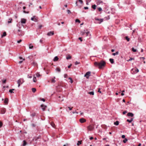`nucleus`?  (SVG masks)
Here are the masks:
<instances>
[{"label": "nucleus", "instance_id": "nucleus-48", "mask_svg": "<svg viewBox=\"0 0 146 146\" xmlns=\"http://www.w3.org/2000/svg\"><path fill=\"white\" fill-rule=\"evenodd\" d=\"M98 9L99 11H102V9L101 7H99L98 8Z\"/></svg>", "mask_w": 146, "mask_h": 146}, {"label": "nucleus", "instance_id": "nucleus-20", "mask_svg": "<svg viewBox=\"0 0 146 146\" xmlns=\"http://www.w3.org/2000/svg\"><path fill=\"white\" fill-rule=\"evenodd\" d=\"M110 61L111 64H113L114 63L113 59L112 58H110L109 59Z\"/></svg>", "mask_w": 146, "mask_h": 146}, {"label": "nucleus", "instance_id": "nucleus-35", "mask_svg": "<svg viewBox=\"0 0 146 146\" xmlns=\"http://www.w3.org/2000/svg\"><path fill=\"white\" fill-rule=\"evenodd\" d=\"M125 38L127 41H129L130 39L127 36H126L125 37Z\"/></svg>", "mask_w": 146, "mask_h": 146}, {"label": "nucleus", "instance_id": "nucleus-55", "mask_svg": "<svg viewBox=\"0 0 146 146\" xmlns=\"http://www.w3.org/2000/svg\"><path fill=\"white\" fill-rule=\"evenodd\" d=\"M127 111H123V114H126V113H127Z\"/></svg>", "mask_w": 146, "mask_h": 146}, {"label": "nucleus", "instance_id": "nucleus-11", "mask_svg": "<svg viewBox=\"0 0 146 146\" xmlns=\"http://www.w3.org/2000/svg\"><path fill=\"white\" fill-rule=\"evenodd\" d=\"M95 20H97V21H99V22L98 23H101L103 21V20L102 19H98V18H95Z\"/></svg>", "mask_w": 146, "mask_h": 146}, {"label": "nucleus", "instance_id": "nucleus-45", "mask_svg": "<svg viewBox=\"0 0 146 146\" xmlns=\"http://www.w3.org/2000/svg\"><path fill=\"white\" fill-rule=\"evenodd\" d=\"M36 76L37 77H39L40 76V74L38 73H37L36 74Z\"/></svg>", "mask_w": 146, "mask_h": 146}, {"label": "nucleus", "instance_id": "nucleus-18", "mask_svg": "<svg viewBox=\"0 0 146 146\" xmlns=\"http://www.w3.org/2000/svg\"><path fill=\"white\" fill-rule=\"evenodd\" d=\"M56 70L58 72H60L61 70L60 68H56Z\"/></svg>", "mask_w": 146, "mask_h": 146}, {"label": "nucleus", "instance_id": "nucleus-64", "mask_svg": "<svg viewBox=\"0 0 146 146\" xmlns=\"http://www.w3.org/2000/svg\"><path fill=\"white\" fill-rule=\"evenodd\" d=\"M6 82V80H3V82L4 83H5Z\"/></svg>", "mask_w": 146, "mask_h": 146}, {"label": "nucleus", "instance_id": "nucleus-9", "mask_svg": "<svg viewBox=\"0 0 146 146\" xmlns=\"http://www.w3.org/2000/svg\"><path fill=\"white\" fill-rule=\"evenodd\" d=\"M80 122L81 123H82L86 121V119L83 118H82L80 119L79 120Z\"/></svg>", "mask_w": 146, "mask_h": 146}, {"label": "nucleus", "instance_id": "nucleus-28", "mask_svg": "<svg viewBox=\"0 0 146 146\" xmlns=\"http://www.w3.org/2000/svg\"><path fill=\"white\" fill-rule=\"evenodd\" d=\"M33 80L34 82H36V78L35 76H34V77H33Z\"/></svg>", "mask_w": 146, "mask_h": 146}, {"label": "nucleus", "instance_id": "nucleus-27", "mask_svg": "<svg viewBox=\"0 0 146 146\" xmlns=\"http://www.w3.org/2000/svg\"><path fill=\"white\" fill-rule=\"evenodd\" d=\"M88 129L90 130H91L92 129V127L90 125L88 127Z\"/></svg>", "mask_w": 146, "mask_h": 146}, {"label": "nucleus", "instance_id": "nucleus-51", "mask_svg": "<svg viewBox=\"0 0 146 146\" xmlns=\"http://www.w3.org/2000/svg\"><path fill=\"white\" fill-rule=\"evenodd\" d=\"M64 78H66L68 77V75L67 74H65L64 75Z\"/></svg>", "mask_w": 146, "mask_h": 146}, {"label": "nucleus", "instance_id": "nucleus-30", "mask_svg": "<svg viewBox=\"0 0 146 146\" xmlns=\"http://www.w3.org/2000/svg\"><path fill=\"white\" fill-rule=\"evenodd\" d=\"M88 94H90L91 95H93L94 94V92H88Z\"/></svg>", "mask_w": 146, "mask_h": 146}, {"label": "nucleus", "instance_id": "nucleus-49", "mask_svg": "<svg viewBox=\"0 0 146 146\" xmlns=\"http://www.w3.org/2000/svg\"><path fill=\"white\" fill-rule=\"evenodd\" d=\"M31 115L32 117H33L35 115V113H33L31 114Z\"/></svg>", "mask_w": 146, "mask_h": 146}, {"label": "nucleus", "instance_id": "nucleus-1", "mask_svg": "<svg viewBox=\"0 0 146 146\" xmlns=\"http://www.w3.org/2000/svg\"><path fill=\"white\" fill-rule=\"evenodd\" d=\"M94 64L95 66L98 67L100 69L101 68L105 66L106 64L105 62L102 61L99 62H95Z\"/></svg>", "mask_w": 146, "mask_h": 146}, {"label": "nucleus", "instance_id": "nucleus-6", "mask_svg": "<svg viewBox=\"0 0 146 146\" xmlns=\"http://www.w3.org/2000/svg\"><path fill=\"white\" fill-rule=\"evenodd\" d=\"M79 2L81 4H83V2L82 0H77L76 1V6H78L79 5L78 2Z\"/></svg>", "mask_w": 146, "mask_h": 146}, {"label": "nucleus", "instance_id": "nucleus-40", "mask_svg": "<svg viewBox=\"0 0 146 146\" xmlns=\"http://www.w3.org/2000/svg\"><path fill=\"white\" fill-rule=\"evenodd\" d=\"M75 22H78L79 23H80V21L78 19H76L75 20Z\"/></svg>", "mask_w": 146, "mask_h": 146}, {"label": "nucleus", "instance_id": "nucleus-17", "mask_svg": "<svg viewBox=\"0 0 146 146\" xmlns=\"http://www.w3.org/2000/svg\"><path fill=\"white\" fill-rule=\"evenodd\" d=\"M71 56L69 54H68L67 56L66 57V59L67 60H68V59H71Z\"/></svg>", "mask_w": 146, "mask_h": 146}, {"label": "nucleus", "instance_id": "nucleus-56", "mask_svg": "<svg viewBox=\"0 0 146 146\" xmlns=\"http://www.w3.org/2000/svg\"><path fill=\"white\" fill-rule=\"evenodd\" d=\"M67 108L69 109L70 110H71L73 107H72V108H70L69 107H68Z\"/></svg>", "mask_w": 146, "mask_h": 146}, {"label": "nucleus", "instance_id": "nucleus-53", "mask_svg": "<svg viewBox=\"0 0 146 146\" xmlns=\"http://www.w3.org/2000/svg\"><path fill=\"white\" fill-rule=\"evenodd\" d=\"M31 125L33 127H34L36 126V125L34 123L32 124Z\"/></svg>", "mask_w": 146, "mask_h": 146}, {"label": "nucleus", "instance_id": "nucleus-10", "mask_svg": "<svg viewBox=\"0 0 146 146\" xmlns=\"http://www.w3.org/2000/svg\"><path fill=\"white\" fill-rule=\"evenodd\" d=\"M26 20L25 19H22L21 21V24H25L26 23Z\"/></svg>", "mask_w": 146, "mask_h": 146}, {"label": "nucleus", "instance_id": "nucleus-21", "mask_svg": "<svg viewBox=\"0 0 146 146\" xmlns=\"http://www.w3.org/2000/svg\"><path fill=\"white\" fill-rule=\"evenodd\" d=\"M119 54V52L118 51L116 52L115 53H114L112 54L113 56H115L116 55H118Z\"/></svg>", "mask_w": 146, "mask_h": 146}, {"label": "nucleus", "instance_id": "nucleus-2", "mask_svg": "<svg viewBox=\"0 0 146 146\" xmlns=\"http://www.w3.org/2000/svg\"><path fill=\"white\" fill-rule=\"evenodd\" d=\"M90 31L88 30H84L83 31L81 32V34L82 35H85L86 36H87L90 34Z\"/></svg>", "mask_w": 146, "mask_h": 146}, {"label": "nucleus", "instance_id": "nucleus-52", "mask_svg": "<svg viewBox=\"0 0 146 146\" xmlns=\"http://www.w3.org/2000/svg\"><path fill=\"white\" fill-rule=\"evenodd\" d=\"M35 17V16H34L33 17H32L31 18V20L33 21H34V18Z\"/></svg>", "mask_w": 146, "mask_h": 146}, {"label": "nucleus", "instance_id": "nucleus-22", "mask_svg": "<svg viewBox=\"0 0 146 146\" xmlns=\"http://www.w3.org/2000/svg\"><path fill=\"white\" fill-rule=\"evenodd\" d=\"M40 138V136H38V137H35V138H34V139H35V141H37V140L38 139H39Z\"/></svg>", "mask_w": 146, "mask_h": 146}, {"label": "nucleus", "instance_id": "nucleus-44", "mask_svg": "<svg viewBox=\"0 0 146 146\" xmlns=\"http://www.w3.org/2000/svg\"><path fill=\"white\" fill-rule=\"evenodd\" d=\"M56 81L54 79H52L51 80V82L53 83H54Z\"/></svg>", "mask_w": 146, "mask_h": 146}, {"label": "nucleus", "instance_id": "nucleus-42", "mask_svg": "<svg viewBox=\"0 0 146 146\" xmlns=\"http://www.w3.org/2000/svg\"><path fill=\"white\" fill-rule=\"evenodd\" d=\"M34 21L35 22H37L38 21V19L37 18H35Z\"/></svg>", "mask_w": 146, "mask_h": 146}, {"label": "nucleus", "instance_id": "nucleus-29", "mask_svg": "<svg viewBox=\"0 0 146 146\" xmlns=\"http://www.w3.org/2000/svg\"><path fill=\"white\" fill-rule=\"evenodd\" d=\"M6 32H4L3 33V34L2 35V37H4V36H6Z\"/></svg>", "mask_w": 146, "mask_h": 146}, {"label": "nucleus", "instance_id": "nucleus-43", "mask_svg": "<svg viewBox=\"0 0 146 146\" xmlns=\"http://www.w3.org/2000/svg\"><path fill=\"white\" fill-rule=\"evenodd\" d=\"M135 72L136 73H137V72H138L139 71V70L137 68H136L135 69Z\"/></svg>", "mask_w": 146, "mask_h": 146}, {"label": "nucleus", "instance_id": "nucleus-15", "mask_svg": "<svg viewBox=\"0 0 146 146\" xmlns=\"http://www.w3.org/2000/svg\"><path fill=\"white\" fill-rule=\"evenodd\" d=\"M58 59L59 58L57 56H56L54 57L53 60L54 62H56L58 61Z\"/></svg>", "mask_w": 146, "mask_h": 146}, {"label": "nucleus", "instance_id": "nucleus-47", "mask_svg": "<svg viewBox=\"0 0 146 146\" xmlns=\"http://www.w3.org/2000/svg\"><path fill=\"white\" fill-rule=\"evenodd\" d=\"M72 113L73 114H74L75 113H76V114L78 113V112H76V111H72Z\"/></svg>", "mask_w": 146, "mask_h": 146}, {"label": "nucleus", "instance_id": "nucleus-7", "mask_svg": "<svg viewBox=\"0 0 146 146\" xmlns=\"http://www.w3.org/2000/svg\"><path fill=\"white\" fill-rule=\"evenodd\" d=\"M41 107L42 108V110L43 111H44L45 110V109L46 108L47 106L43 104H42L41 105Z\"/></svg>", "mask_w": 146, "mask_h": 146}, {"label": "nucleus", "instance_id": "nucleus-60", "mask_svg": "<svg viewBox=\"0 0 146 146\" xmlns=\"http://www.w3.org/2000/svg\"><path fill=\"white\" fill-rule=\"evenodd\" d=\"M78 39H79V40H80V41L81 42H82V38H81V37H79V38H78Z\"/></svg>", "mask_w": 146, "mask_h": 146}, {"label": "nucleus", "instance_id": "nucleus-19", "mask_svg": "<svg viewBox=\"0 0 146 146\" xmlns=\"http://www.w3.org/2000/svg\"><path fill=\"white\" fill-rule=\"evenodd\" d=\"M8 99L6 98L5 99L4 101V103L6 104H7L8 103Z\"/></svg>", "mask_w": 146, "mask_h": 146}, {"label": "nucleus", "instance_id": "nucleus-16", "mask_svg": "<svg viewBox=\"0 0 146 146\" xmlns=\"http://www.w3.org/2000/svg\"><path fill=\"white\" fill-rule=\"evenodd\" d=\"M50 125L53 128H55V125L53 122H51L50 123Z\"/></svg>", "mask_w": 146, "mask_h": 146}, {"label": "nucleus", "instance_id": "nucleus-13", "mask_svg": "<svg viewBox=\"0 0 146 146\" xmlns=\"http://www.w3.org/2000/svg\"><path fill=\"white\" fill-rule=\"evenodd\" d=\"M22 25H21V24L19 22L18 24H17V27H18L19 28V29H20L21 28V26Z\"/></svg>", "mask_w": 146, "mask_h": 146}, {"label": "nucleus", "instance_id": "nucleus-8", "mask_svg": "<svg viewBox=\"0 0 146 146\" xmlns=\"http://www.w3.org/2000/svg\"><path fill=\"white\" fill-rule=\"evenodd\" d=\"M63 97L62 96H59L58 98V100L60 102H62L64 100L63 98Z\"/></svg>", "mask_w": 146, "mask_h": 146}, {"label": "nucleus", "instance_id": "nucleus-4", "mask_svg": "<svg viewBox=\"0 0 146 146\" xmlns=\"http://www.w3.org/2000/svg\"><path fill=\"white\" fill-rule=\"evenodd\" d=\"M23 79L22 78H20L17 81V84H18V87H19L20 85L23 83Z\"/></svg>", "mask_w": 146, "mask_h": 146}, {"label": "nucleus", "instance_id": "nucleus-3", "mask_svg": "<svg viewBox=\"0 0 146 146\" xmlns=\"http://www.w3.org/2000/svg\"><path fill=\"white\" fill-rule=\"evenodd\" d=\"M24 32L20 29H18L17 31V34L19 36H22L24 35Z\"/></svg>", "mask_w": 146, "mask_h": 146}, {"label": "nucleus", "instance_id": "nucleus-50", "mask_svg": "<svg viewBox=\"0 0 146 146\" xmlns=\"http://www.w3.org/2000/svg\"><path fill=\"white\" fill-rule=\"evenodd\" d=\"M134 60V58H130V59H129L128 60H127V61H131V60Z\"/></svg>", "mask_w": 146, "mask_h": 146}, {"label": "nucleus", "instance_id": "nucleus-61", "mask_svg": "<svg viewBox=\"0 0 146 146\" xmlns=\"http://www.w3.org/2000/svg\"><path fill=\"white\" fill-rule=\"evenodd\" d=\"M98 92H99L100 93H102V92L101 91H100V88H99L98 90Z\"/></svg>", "mask_w": 146, "mask_h": 146}, {"label": "nucleus", "instance_id": "nucleus-62", "mask_svg": "<svg viewBox=\"0 0 146 146\" xmlns=\"http://www.w3.org/2000/svg\"><path fill=\"white\" fill-rule=\"evenodd\" d=\"M27 77L28 78H32V76H29V75H27Z\"/></svg>", "mask_w": 146, "mask_h": 146}, {"label": "nucleus", "instance_id": "nucleus-23", "mask_svg": "<svg viewBox=\"0 0 146 146\" xmlns=\"http://www.w3.org/2000/svg\"><path fill=\"white\" fill-rule=\"evenodd\" d=\"M114 124L116 125H118L119 124V121H117L114 123Z\"/></svg>", "mask_w": 146, "mask_h": 146}, {"label": "nucleus", "instance_id": "nucleus-14", "mask_svg": "<svg viewBox=\"0 0 146 146\" xmlns=\"http://www.w3.org/2000/svg\"><path fill=\"white\" fill-rule=\"evenodd\" d=\"M127 115L128 116L133 117L134 115V114L132 113L129 112L127 114Z\"/></svg>", "mask_w": 146, "mask_h": 146}, {"label": "nucleus", "instance_id": "nucleus-25", "mask_svg": "<svg viewBox=\"0 0 146 146\" xmlns=\"http://www.w3.org/2000/svg\"><path fill=\"white\" fill-rule=\"evenodd\" d=\"M33 47V46L31 44H30L29 45V48L30 49H32Z\"/></svg>", "mask_w": 146, "mask_h": 146}, {"label": "nucleus", "instance_id": "nucleus-33", "mask_svg": "<svg viewBox=\"0 0 146 146\" xmlns=\"http://www.w3.org/2000/svg\"><path fill=\"white\" fill-rule=\"evenodd\" d=\"M12 20V19H9V21H8L7 22L8 23H11Z\"/></svg>", "mask_w": 146, "mask_h": 146}, {"label": "nucleus", "instance_id": "nucleus-12", "mask_svg": "<svg viewBox=\"0 0 146 146\" xmlns=\"http://www.w3.org/2000/svg\"><path fill=\"white\" fill-rule=\"evenodd\" d=\"M54 33L53 31H50L47 33V35L48 36H51L53 35Z\"/></svg>", "mask_w": 146, "mask_h": 146}, {"label": "nucleus", "instance_id": "nucleus-59", "mask_svg": "<svg viewBox=\"0 0 146 146\" xmlns=\"http://www.w3.org/2000/svg\"><path fill=\"white\" fill-rule=\"evenodd\" d=\"M21 41H22V40H19L17 41V42L18 43H20Z\"/></svg>", "mask_w": 146, "mask_h": 146}, {"label": "nucleus", "instance_id": "nucleus-31", "mask_svg": "<svg viewBox=\"0 0 146 146\" xmlns=\"http://www.w3.org/2000/svg\"><path fill=\"white\" fill-rule=\"evenodd\" d=\"M14 90V89H10L9 90V92L11 93H14V92H13V91Z\"/></svg>", "mask_w": 146, "mask_h": 146}, {"label": "nucleus", "instance_id": "nucleus-58", "mask_svg": "<svg viewBox=\"0 0 146 146\" xmlns=\"http://www.w3.org/2000/svg\"><path fill=\"white\" fill-rule=\"evenodd\" d=\"M125 136L124 135H122L121 136V137L123 139L125 138Z\"/></svg>", "mask_w": 146, "mask_h": 146}, {"label": "nucleus", "instance_id": "nucleus-36", "mask_svg": "<svg viewBox=\"0 0 146 146\" xmlns=\"http://www.w3.org/2000/svg\"><path fill=\"white\" fill-rule=\"evenodd\" d=\"M23 146H25V145L27 144V142L25 140H24L23 141Z\"/></svg>", "mask_w": 146, "mask_h": 146}, {"label": "nucleus", "instance_id": "nucleus-37", "mask_svg": "<svg viewBox=\"0 0 146 146\" xmlns=\"http://www.w3.org/2000/svg\"><path fill=\"white\" fill-rule=\"evenodd\" d=\"M68 79L69 80H70V82L71 83H72L73 82V81L72 79V78H70V77H69L68 78Z\"/></svg>", "mask_w": 146, "mask_h": 146}, {"label": "nucleus", "instance_id": "nucleus-57", "mask_svg": "<svg viewBox=\"0 0 146 146\" xmlns=\"http://www.w3.org/2000/svg\"><path fill=\"white\" fill-rule=\"evenodd\" d=\"M67 12L68 13V14H69L71 13L70 11L69 10H67Z\"/></svg>", "mask_w": 146, "mask_h": 146}, {"label": "nucleus", "instance_id": "nucleus-46", "mask_svg": "<svg viewBox=\"0 0 146 146\" xmlns=\"http://www.w3.org/2000/svg\"><path fill=\"white\" fill-rule=\"evenodd\" d=\"M80 62H78L77 61H76V62H75V65H77L78 64H80Z\"/></svg>", "mask_w": 146, "mask_h": 146}, {"label": "nucleus", "instance_id": "nucleus-5", "mask_svg": "<svg viewBox=\"0 0 146 146\" xmlns=\"http://www.w3.org/2000/svg\"><path fill=\"white\" fill-rule=\"evenodd\" d=\"M91 74V72L90 71H88L84 75V77H86V78L88 79L89 78V77L90 76Z\"/></svg>", "mask_w": 146, "mask_h": 146}, {"label": "nucleus", "instance_id": "nucleus-63", "mask_svg": "<svg viewBox=\"0 0 146 146\" xmlns=\"http://www.w3.org/2000/svg\"><path fill=\"white\" fill-rule=\"evenodd\" d=\"M84 8L85 9H88V7H84Z\"/></svg>", "mask_w": 146, "mask_h": 146}, {"label": "nucleus", "instance_id": "nucleus-41", "mask_svg": "<svg viewBox=\"0 0 146 146\" xmlns=\"http://www.w3.org/2000/svg\"><path fill=\"white\" fill-rule=\"evenodd\" d=\"M132 50L134 52H135L137 51V50L136 49H135L134 48H132Z\"/></svg>", "mask_w": 146, "mask_h": 146}, {"label": "nucleus", "instance_id": "nucleus-38", "mask_svg": "<svg viewBox=\"0 0 146 146\" xmlns=\"http://www.w3.org/2000/svg\"><path fill=\"white\" fill-rule=\"evenodd\" d=\"M81 144V141H78L77 144V145H79Z\"/></svg>", "mask_w": 146, "mask_h": 146}, {"label": "nucleus", "instance_id": "nucleus-26", "mask_svg": "<svg viewBox=\"0 0 146 146\" xmlns=\"http://www.w3.org/2000/svg\"><path fill=\"white\" fill-rule=\"evenodd\" d=\"M5 112V109H2L1 110V113L2 114H4Z\"/></svg>", "mask_w": 146, "mask_h": 146}, {"label": "nucleus", "instance_id": "nucleus-54", "mask_svg": "<svg viewBox=\"0 0 146 146\" xmlns=\"http://www.w3.org/2000/svg\"><path fill=\"white\" fill-rule=\"evenodd\" d=\"M3 125V123L0 121V127H1Z\"/></svg>", "mask_w": 146, "mask_h": 146}, {"label": "nucleus", "instance_id": "nucleus-32", "mask_svg": "<svg viewBox=\"0 0 146 146\" xmlns=\"http://www.w3.org/2000/svg\"><path fill=\"white\" fill-rule=\"evenodd\" d=\"M32 92H33L34 93V92H36V90L35 88H33L32 89Z\"/></svg>", "mask_w": 146, "mask_h": 146}, {"label": "nucleus", "instance_id": "nucleus-39", "mask_svg": "<svg viewBox=\"0 0 146 146\" xmlns=\"http://www.w3.org/2000/svg\"><path fill=\"white\" fill-rule=\"evenodd\" d=\"M127 139L126 138H125V139L123 141V142L124 143H125L127 141Z\"/></svg>", "mask_w": 146, "mask_h": 146}, {"label": "nucleus", "instance_id": "nucleus-34", "mask_svg": "<svg viewBox=\"0 0 146 146\" xmlns=\"http://www.w3.org/2000/svg\"><path fill=\"white\" fill-rule=\"evenodd\" d=\"M92 7L94 9H95L96 8V5H93L92 6Z\"/></svg>", "mask_w": 146, "mask_h": 146}, {"label": "nucleus", "instance_id": "nucleus-24", "mask_svg": "<svg viewBox=\"0 0 146 146\" xmlns=\"http://www.w3.org/2000/svg\"><path fill=\"white\" fill-rule=\"evenodd\" d=\"M133 120V119L131 118L130 119H127V121L129 123H131Z\"/></svg>", "mask_w": 146, "mask_h": 146}]
</instances>
